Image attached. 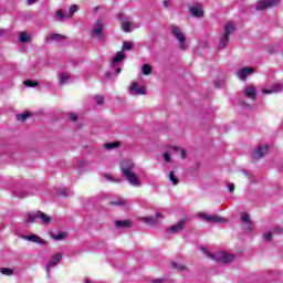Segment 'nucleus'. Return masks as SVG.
I'll list each match as a JSON object with an SVG mask.
<instances>
[{
	"label": "nucleus",
	"instance_id": "f257e3e1",
	"mask_svg": "<svg viewBox=\"0 0 283 283\" xmlns=\"http://www.w3.org/2000/svg\"><path fill=\"white\" fill-rule=\"evenodd\" d=\"M120 169L124 178L130 187H143V180L140 179V176L136 175V164L132 159H123L120 163Z\"/></svg>",
	"mask_w": 283,
	"mask_h": 283
},
{
	"label": "nucleus",
	"instance_id": "f03ea898",
	"mask_svg": "<svg viewBox=\"0 0 283 283\" xmlns=\"http://www.w3.org/2000/svg\"><path fill=\"white\" fill-rule=\"evenodd\" d=\"M201 251L207 255V258H210L213 262H220L221 264H229V262H233V260H235L233 254L224 251L211 253L207 248H201Z\"/></svg>",
	"mask_w": 283,
	"mask_h": 283
},
{
	"label": "nucleus",
	"instance_id": "7ed1b4c3",
	"mask_svg": "<svg viewBox=\"0 0 283 283\" xmlns=\"http://www.w3.org/2000/svg\"><path fill=\"white\" fill-rule=\"evenodd\" d=\"M169 30H170V34L174 36V39L177 40L179 50H182V51L187 50V48H188L187 34L185 33L182 28H180L177 24H171Z\"/></svg>",
	"mask_w": 283,
	"mask_h": 283
},
{
	"label": "nucleus",
	"instance_id": "20e7f679",
	"mask_svg": "<svg viewBox=\"0 0 283 283\" xmlns=\"http://www.w3.org/2000/svg\"><path fill=\"white\" fill-rule=\"evenodd\" d=\"M105 25L106 22L104 18L96 20L91 30L93 39H98V41H103V39H105Z\"/></svg>",
	"mask_w": 283,
	"mask_h": 283
},
{
	"label": "nucleus",
	"instance_id": "39448f33",
	"mask_svg": "<svg viewBox=\"0 0 283 283\" xmlns=\"http://www.w3.org/2000/svg\"><path fill=\"white\" fill-rule=\"evenodd\" d=\"M235 32V24L232 22H227L224 27L223 34L219 41V50H224L229 43V36Z\"/></svg>",
	"mask_w": 283,
	"mask_h": 283
},
{
	"label": "nucleus",
	"instance_id": "423d86ee",
	"mask_svg": "<svg viewBox=\"0 0 283 283\" xmlns=\"http://www.w3.org/2000/svg\"><path fill=\"white\" fill-rule=\"evenodd\" d=\"M174 154H177L178 156H180V158H187V150L176 146H171L163 155L165 163H171V156H174Z\"/></svg>",
	"mask_w": 283,
	"mask_h": 283
},
{
	"label": "nucleus",
	"instance_id": "0eeeda50",
	"mask_svg": "<svg viewBox=\"0 0 283 283\" xmlns=\"http://www.w3.org/2000/svg\"><path fill=\"white\" fill-rule=\"evenodd\" d=\"M280 3V0H259L255 4V10L262 12L269 10L270 8H275Z\"/></svg>",
	"mask_w": 283,
	"mask_h": 283
},
{
	"label": "nucleus",
	"instance_id": "6e6552de",
	"mask_svg": "<svg viewBox=\"0 0 283 283\" xmlns=\"http://www.w3.org/2000/svg\"><path fill=\"white\" fill-rule=\"evenodd\" d=\"M163 218H165V214L156 212L155 217H140L139 221L145 222V224H149L150 227H156V224H160Z\"/></svg>",
	"mask_w": 283,
	"mask_h": 283
},
{
	"label": "nucleus",
	"instance_id": "1a4fd4ad",
	"mask_svg": "<svg viewBox=\"0 0 283 283\" xmlns=\"http://www.w3.org/2000/svg\"><path fill=\"white\" fill-rule=\"evenodd\" d=\"M117 19L120 21L122 30H124V32H132V30H134V24L132 23V18L125 17L124 13H118Z\"/></svg>",
	"mask_w": 283,
	"mask_h": 283
},
{
	"label": "nucleus",
	"instance_id": "9d476101",
	"mask_svg": "<svg viewBox=\"0 0 283 283\" xmlns=\"http://www.w3.org/2000/svg\"><path fill=\"white\" fill-rule=\"evenodd\" d=\"M128 94H130V96H143L147 94V90L145 86H140L137 82H132L128 88Z\"/></svg>",
	"mask_w": 283,
	"mask_h": 283
},
{
	"label": "nucleus",
	"instance_id": "9b49d317",
	"mask_svg": "<svg viewBox=\"0 0 283 283\" xmlns=\"http://www.w3.org/2000/svg\"><path fill=\"white\" fill-rule=\"evenodd\" d=\"M269 154V144H259L254 153L252 154L253 158L260 160Z\"/></svg>",
	"mask_w": 283,
	"mask_h": 283
},
{
	"label": "nucleus",
	"instance_id": "f8f14e48",
	"mask_svg": "<svg viewBox=\"0 0 283 283\" xmlns=\"http://www.w3.org/2000/svg\"><path fill=\"white\" fill-rule=\"evenodd\" d=\"M61 260H63V253L61 252H56L51 256L49 263L46 264L48 277H50V269H54V266H56Z\"/></svg>",
	"mask_w": 283,
	"mask_h": 283
},
{
	"label": "nucleus",
	"instance_id": "ddd939ff",
	"mask_svg": "<svg viewBox=\"0 0 283 283\" xmlns=\"http://www.w3.org/2000/svg\"><path fill=\"white\" fill-rule=\"evenodd\" d=\"M252 74H255V69L253 67H243L237 71V77L239 81H247V78H249V76Z\"/></svg>",
	"mask_w": 283,
	"mask_h": 283
},
{
	"label": "nucleus",
	"instance_id": "4468645a",
	"mask_svg": "<svg viewBox=\"0 0 283 283\" xmlns=\"http://www.w3.org/2000/svg\"><path fill=\"white\" fill-rule=\"evenodd\" d=\"M199 218H202L206 222H229V220H227L226 218H222L220 216H211L207 213H199Z\"/></svg>",
	"mask_w": 283,
	"mask_h": 283
},
{
	"label": "nucleus",
	"instance_id": "2eb2a0df",
	"mask_svg": "<svg viewBox=\"0 0 283 283\" xmlns=\"http://www.w3.org/2000/svg\"><path fill=\"white\" fill-rule=\"evenodd\" d=\"M190 15L195 17L196 19H202L205 17V10H202L201 4H195L189 9Z\"/></svg>",
	"mask_w": 283,
	"mask_h": 283
},
{
	"label": "nucleus",
	"instance_id": "dca6fc26",
	"mask_svg": "<svg viewBox=\"0 0 283 283\" xmlns=\"http://www.w3.org/2000/svg\"><path fill=\"white\" fill-rule=\"evenodd\" d=\"M22 240H27L28 242H33L35 244H42V245L48 244V242H45V240H43L38 234L22 235Z\"/></svg>",
	"mask_w": 283,
	"mask_h": 283
},
{
	"label": "nucleus",
	"instance_id": "f3484780",
	"mask_svg": "<svg viewBox=\"0 0 283 283\" xmlns=\"http://www.w3.org/2000/svg\"><path fill=\"white\" fill-rule=\"evenodd\" d=\"M241 222H243L244 229H247V231H251L253 229V222H251V217H249V213H241Z\"/></svg>",
	"mask_w": 283,
	"mask_h": 283
},
{
	"label": "nucleus",
	"instance_id": "a211bd4d",
	"mask_svg": "<svg viewBox=\"0 0 283 283\" xmlns=\"http://www.w3.org/2000/svg\"><path fill=\"white\" fill-rule=\"evenodd\" d=\"M262 92L263 94H277L279 92H283V84L282 82H277L270 90H263Z\"/></svg>",
	"mask_w": 283,
	"mask_h": 283
},
{
	"label": "nucleus",
	"instance_id": "6ab92c4d",
	"mask_svg": "<svg viewBox=\"0 0 283 283\" xmlns=\"http://www.w3.org/2000/svg\"><path fill=\"white\" fill-rule=\"evenodd\" d=\"M243 94L244 96H247V98H250L251 101H255V96H256V93H255V86H245L244 90H243Z\"/></svg>",
	"mask_w": 283,
	"mask_h": 283
},
{
	"label": "nucleus",
	"instance_id": "aec40b11",
	"mask_svg": "<svg viewBox=\"0 0 283 283\" xmlns=\"http://www.w3.org/2000/svg\"><path fill=\"white\" fill-rule=\"evenodd\" d=\"M185 229V220L179 221L168 229V233H180Z\"/></svg>",
	"mask_w": 283,
	"mask_h": 283
},
{
	"label": "nucleus",
	"instance_id": "412c9836",
	"mask_svg": "<svg viewBox=\"0 0 283 283\" xmlns=\"http://www.w3.org/2000/svg\"><path fill=\"white\" fill-rule=\"evenodd\" d=\"M124 59H125V52L123 51L117 52L111 62L112 67H116L118 63H120Z\"/></svg>",
	"mask_w": 283,
	"mask_h": 283
},
{
	"label": "nucleus",
	"instance_id": "4be33fe9",
	"mask_svg": "<svg viewBox=\"0 0 283 283\" xmlns=\"http://www.w3.org/2000/svg\"><path fill=\"white\" fill-rule=\"evenodd\" d=\"M38 220H41L44 224H50L52 222V217L45 214L44 212L36 211Z\"/></svg>",
	"mask_w": 283,
	"mask_h": 283
},
{
	"label": "nucleus",
	"instance_id": "5701e85b",
	"mask_svg": "<svg viewBox=\"0 0 283 283\" xmlns=\"http://www.w3.org/2000/svg\"><path fill=\"white\" fill-rule=\"evenodd\" d=\"M19 41L20 43H30V41H32V35H30L28 32H20Z\"/></svg>",
	"mask_w": 283,
	"mask_h": 283
},
{
	"label": "nucleus",
	"instance_id": "b1692460",
	"mask_svg": "<svg viewBox=\"0 0 283 283\" xmlns=\"http://www.w3.org/2000/svg\"><path fill=\"white\" fill-rule=\"evenodd\" d=\"M39 220L36 212H30L25 216L24 222H27V224H32L34 222H36Z\"/></svg>",
	"mask_w": 283,
	"mask_h": 283
},
{
	"label": "nucleus",
	"instance_id": "393cba45",
	"mask_svg": "<svg viewBox=\"0 0 283 283\" xmlns=\"http://www.w3.org/2000/svg\"><path fill=\"white\" fill-rule=\"evenodd\" d=\"M115 227H117V229H129V227H132V221L129 220H117L115 221Z\"/></svg>",
	"mask_w": 283,
	"mask_h": 283
},
{
	"label": "nucleus",
	"instance_id": "a878e982",
	"mask_svg": "<svg viewBox=\"0 0 283 283\" xmlns=\"http://www.w3.org/2000/svg\"><path fill=\"white\" fill-rule=\"evenodd\" d=\"M118 147H120L119 142H111L104 144V149H107L108 151H112V149H118Z\"/></svg>",
	"mask_w": 283,
	"mask_h": 283
},
{
	"label": "nucleus",
	"instance_id": "bb28decb",
	"mask_svg": "<svg viewBox=\"0 0 283 283\" xmlns=\"http://www.w3.org/2000/svg\"><path fill=\"white\" fill-rule=\"evenodd\" d=\"M111 205H114L115 207H125L127 205V199L117 198L115 200H112Z\"/></svg>",
	"mask_w": 283,
	"mask_h": 283
},
{
	"label": "nucleus",
	"instance_id": "cd10ccee",
	"mask_svg": "<svg viewBox=\"0 0 283 283\" xmlns=\"http://www.w3.org/2000/svg\"><path fill=\"white\" fill-rule=\"evenodd\" d=\"M67 81H70V74L67 73L60 74V85H67Z\"/></svg>",
	"mask_w": 283,
	"mask_h": 283
},
{
	"label": "nucleus",
	"instance_id": "c85d7f7f",
	"mask_svg": "<svg viewBox=\"0 0 283 283\" xmlns=\"http://www.w3.org/2000/svg\"><path fill=\"white\" fill-rule=\"evenodd\" d=\"M151 70H153V67H151V65H149V64H144V65L142 66V73H143L145 76H149V74H151Z\"/></svg>",
	"mask_w": 283,
	"mask_h": 283
},
{
	"label": "nucleus",
	"instance_id": "c756f323",
	"mask_svg": "<svg viewBox=\"0 0 283 283\" xmlns=\"http://www.w3.org/2000/svg\"><path fill=\"white\" fill-rule=\"evenodd\" d=\"M171 266L172 269H175V271H187V268L185 266V264H181L178 262H172Z\"/></svg>",
	"mask_w": 283,
	"mask_h": 283
},
{
	"label": "nucleus",
	"instance_id": "7c9ffc66",
	"mask_svg": "<svg viewBox=\"0 0 283 283\" xmlns=\"http://www.w3.org/2000/svg\"><path fill=\"white\" fill-rule=\"evenodd\" d=\"M65 18H67V15L65 14V12H63V10L56 11L55 21H63Z\"/></svg>",
	"mask_w": 283,
	"mask_h": 283
},
{
	"label": "nucleus",
	"instance_id": "2f4dec72",
	"mask_svg": "<svg viewBox=\"0 0 283 283\" xmlns=\"http://www.w3.org/2000/svg\"><path fill=\"white\" fill-rule=\"evenodd\" d=\"M171 185H178V177H176V174L174 172V170H171L169 172V176H168Z\"/></svg>",
	"mask_w": 283,
	"mask_h": 283
},
{
	"label": "nucleus",
	"instance_id": "473e14b6",
	"mask_svg": "<svg viewBox=\"0 0 283 283\" xmlns=\"http://www.w3.org/2000/svg\"><path fill=\"white\" fill-rule=\"evenodd\" d=\"M53 240H65V238H67V233L66 232H60L57 234H53L52 235Z\"/></svg>",
	"mask_w": 283,
	"mask_h": 283
},
{
	"label": "nucleus",
	"instance_id": "72a5a7b5",
	"mask_svg": "<svg viewBox=\"0 0 283 283\" xmlns=\"http://www.w3.org/2000/svg\"><path fill=\"white\" fill-rule=\"evenodd\" d=\"M0 273H2V275H14V270L9 269V268H1L0 269Z\"/></svg>",
	"mask_w": 283,
	"mask_h": 283
},
{
	"label": "nucleus",
	"instance_id": "f704fd0d",
	"mask_svg": "<svg viewBox=\"0 0 283 283\" xmlns=\"http://www.w3.org/2000/svg\"><path fill=\"white\" fill-rule=\"evenodd\" d=\"M63 41V39H65V36H63L62 34H52L50 38H46V41Z\"/></svg>",
	"mask_w": 283,
	"mask_h": 283
},
{
	"label": "nucleus",
	"instance_id": "c9c22d12",
	"mask_svg": "<svg viewBox=\"0 0 283 283\" xmlns=\"http://www.w3.org/2000/svg\"><path fill=\"white\" fill-rule=\"evenodd\" d=\"M59 196H63L64 198H69V196H72V190L67 188H63L60 192Z\"/></svg>",
	"mask_w": 283,
	"mask_h": 283
},
{
	"label": "nucleus",
	"instance_id": "e433bc0d",
	"mask_svg": "<svg viewBox=\"0 0 283 283\" xmlns=\"http://www.w3.org/2000/svg\"><path fill=\"white\" fill-rule=\"evenodd\" d=\"M24 85H27V87H36V85H39V82H34V81H31V80H27L24 82Z\"/></svg>",
	"mask_w": 283,
	"mask_h": 283
},
{
	"label": "nucleus",
	"instance_id": "4c0bfd02",
	"mask_svg": "<svg viewBox=\"0 0 283 283\" xmlns=\"http://www.w3.org/2000/svg\"><path fill=\"white\" fill-rule=\"evenodd\" d=\"M105 98L102 95H96L95 96V102L97 105H103Z\"/></svg>",
	"mask_w": 283,
	"mask_h": 283
},
{
	"label": "nucleus",
	"instance_id": "58836bf2",
	"mask_svg": "<svg viewBox=\"0 0 283 283\" xmlns=\"http://www.w3.org/2000/svg\"><path fill=\"white\" fill-rule=\"evenodd\" d=\"M132 42H124L123 44V52L127 51V50H132Z\"/></svg>",
	"mask_w": 283,
	"mask_h": 283
},
{
	"label": "nucleus",
	"instance_id": "ea45409f",
	"mask_svg": "<svg viewBox=\"0 0 283 283\" xmlns=\"http://www.w3.org/2000/svg\"><path fill=\"white\" fill-rule=\"evenodd\" d=\"M105 180H109L111 182H120V179H115L114 177H111L109 175H104Z\"/></svg>",
	"mask_w": 283,
	"mask_h": 283
},
{
	"label": "nucleus",
	"instance_id": "a19ab883",
	"mask_svg": "<svg viewBox=\"0 0 283 283\" xmlns=\"http://www.w3.org/2000/svg\"><path fill=\"white\" fill-rule=\"evenodd\" d=\"M265 242H271V238H273V233L272 232H265L263 235Z\"/></svg>",
	"mask_w": 283,
	"mask_h": 283
},
{
	"label": "nucleus",
	"instance_id": "79ce46f5",
	"mask_svg": "<svg viewBox=\"0 0 283 283\" xmlns=\"http://www.w3.org/2000/svg\"><path fill=\"white\" fill-rule=\"evenodd\" d=\"M216 87H224V80H217L214 82Z\"/></svg>",
	"mask_w": 283,
	"mask_h": 283
},
{
	"label": "nucleus",
	"instance_id": "37998d69",
	"mask_svg": "<svg viewBox=\"0 0 283 283\" xmlns=\"http://www.w3.org/2000/svg\"><path fill=\"white\" fill-rule=\"evenodd\" d=\"M30 115L28 113H23L18 115V120H25Z\"/></svg>",
	"mask_w": 283,
	"mask_h": 283
},
{
	"label": "nucleus",
	"instance_id": "c03bdc74",
	"mask_svg": "<svg viewBox=\"0 0 283 283\" xmlns=\"http://www.w3.org/2000/svg\"><path fill=\"white\" fill-rule=\"evenodd\" d=\"M75 12H78V6L73 4V6L70 8V13H71V15H72V14H74Z\"/></svg>",
	"mask_w": 283,
	"mask_h": 283
},
{
	"label": "nucleus",
	"instance_id": "a18cd8bd",
	"mask_svg": "<svg viewBox=\"0 0 283 283\" xmlns=\"http://www.w3.org/2000/svg\"><path fill=\"white\" fill-rule=\"evenodd\" d=\"M69 117H70V119L73 120L74 123H76V120H78V116H77L76 114H74V113H70V114H69Z\"/></svg>",
	"mask_w": 283,
	"mask_h": 283
},
{
	"label": "nucleus",
	"instance_id": "49530a36",
	"mask_svg": "<svg viewBox=\"0 0 283 283\" xmlns=\"http://www.w3.org/2000/svg\"><path fill=\"white\" fill-rule=\"evenodd\" d=\"M228 189H229L230 193H233V191H235V185L228 184Z\"/></svg>",
	"mask_w": 283,
	"mask_h": 283
},
{
	"label": "nucleus",
	"instance_id": "de8ad7c7",
	"mask_svg": "<svg viewBox=\"0 0 283 283\" xmlns=\"http://www.w3.org/2000/svg\"><path fill=\"white\" fill-rule=\"evenodd\" d=\"M169 6H171V1L169 0L164 1V8H169Z\"/></svg>",
	"mask_w": 283,
	"mask_h": 283
},
{
	"label": "nucleus",
	"instance_id": "09e8293b",
	"mask_svg": "<svg viewBox=\"0 0 283 283\" xmlns=\"http://www.w3.org/2000/svg\"><path fill=\"white\" fill-rule=\"evenodd\" d=\"M27 3L28 6H34V3H36V0H28Z\"/></svg>",
	"mask_w": 283,
	"mask_h": 283
},
{
	"label": "nucleus",
	"instance_id": "8fccbe9b",
	"mask_svg": "<svg viewBox=\"0 0 283 283\" xmlns=\"http://www.w3.org/2000/svg\"><path fill=\"white\" fill-rule=\"evenodd\" d=\"M84 283H95V282L92 281V279H86V280L84 281Z\"/></svg>",
	"mask_w": 283,
	"mask_h": 283
},
{
	"label": "nucleus",
	"instance_id": "3c124183",
	"mask_svg": "<svg viewBox=\"0 0 283 283\" xmlns=\"http://www.w3.org/2000/svg\"><path fill=\"white\" fill-rule=\"evenodd\" d=\"M163 282V279H157L155 281H153V283H161Z\"/></svg>",
	"mask_w": 283,
	"mask_h": 283
},
{
	"label": "nucleus",
	"instance_id": "603ef678",
	"mask_svg": "<svg viewBox=\"0 0 283 283\" xmlns=\"http://www.w3.org/2000/svg\"><path fill=\"white\" fill-rule=\"evenodd\" d=\"M98 10H101V7H95V8H94V12H95V13H97Z\"/></svg>",
	"mask_w": 283,
	"mask_h": 283
},
{
	"label": "nucleus",
	"instance_id": "864d4df0",
	"mask_svg": "<svg viewBox=\"0 0 283 283\" xmlns=\"http://www.w3.org/2000/svg\"><path fill=\"white\" fill-rule=\"evenodd\" d=\"M116 74H120V69L115 70Z\"/></svg>",
	"mask_w": 283,
	"mask_h": 283
},
{
	"label": "nucleus",
	"instance_id": "5fc2aeb1",
	"mask_svg": "<svg viewBox=\"0 0 283 283\" xmlns=\"http://www.w3.org/2000/svg\"><path fill=\"white\" fill-rule=\"evenodd\" d=\"M6 31L0 29V34H3Z\"/></svg>",
	"mask_w": 283,
	"mask_h": 283
},
{
	"label": "nucleus",
	"instance_id": "6e6d98bb",
	"mask_svg": "<svg viewBox=\"0 0 283 283\" xmlns=\"http://www.w3.org/2000/svg\"><path fill=\"white\" fill-rule=\"evenodd\" d=\"M107 78H109L112 75L109 73L106 74Z\"/></svg>",
	"mask_w": 283,
	"mask_h": 283
}]
</instances>
